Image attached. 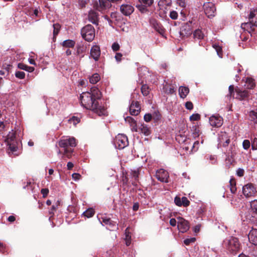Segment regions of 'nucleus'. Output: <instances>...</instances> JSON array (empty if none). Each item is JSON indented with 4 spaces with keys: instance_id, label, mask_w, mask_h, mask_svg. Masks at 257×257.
I'll return each instance as SVG.
<instances>
[{
    "instance_id": "25",
    "label": "nucleus",
    "mask_w": 257,
    "mask_h": 257,
    "mask_svg": "<svg viewBox=\"0 0 257 257\" xmlns=\"http://www.w3.org/2000/svg\"><path fill=\"white\" fill-rule=\"evenodd\" d=\"M250 23L253 26L257 27V10L250 12L249 17Z\"/></svg>"
},
{
    "instance_id": "14",
    "label": "nucleus",
    "mask_w": 257,
    "mask_h": 257,
    "mask_svg": "<svg viewBox=\"0 0 257 257\" xmlns=\"http://www.w3.org/2000/svg\"><path fill=\"white\" fill-rule=\"evenodd\" d=\"M120 10L122 14L125 16H129L134 11V7L129 4H123L120 7Z\"/></svg>"
},
{
    "instance_id": "36",
    "label": "nucleus",
    "mask_w": 257,
    "mask_h": 257,
    "mask_svg": "<svg viewBox=\"0 0 257 257\" xmlns=\"http://www.w3.org/2000/svg\"><path fill=\"white\" fill-rule=\"evenodd\" d=\"M194 37L198 39H202L204 37V35L202 31L200 30H197L194 32Z\"/></svg>"
},
{
    "instance_id": "30",
    "label": "nucleus",
    "mask_w": 257,
    "mask_h": 257,
    "mask_svg": "<svg viewBox=\"0 0 257 257\" xmlns=\"http://www.w3.org/2000/svg\"><path fill=\"white\" fill-rule=\"evenodd\" d=\"M62 46L66 48H73L75 45V42L72 40H67L63 42Z\"/></svg>"
},
{
    "instance_id": "55",
    "label": "nucleus",
    "mask_w": 257,
    "mask_h": 257,
    "mask_svg": "<svg viewBox=\"0 0 257 257\" xmlns=\"http://www.w3.org/2000/svg\"><path fill=\"white\" fill-rule=\"evenodd\" d=\"M41 192L43 194V197L45 198L49 193V189L47 188H43L41 189Z\"/></svg>"
},
{
    "instance_id": "50",
    "label": "nucleus",
    "mask_w": 257,
    "mask_h": 257,
    "mask_svg": "<svg viewBox=\"0 0 257 257\" xmlns=\"http://www.w3.org/2000/svg\"><path fill=\"white\" fill-rule=\"evenodd\" d=\"M185 107L188 110H192L193 108V104L191 101H187L185 103Z\"/></svg>"
},
{
    "instance_id": "28",
    "label": "nucleus",
    "mask_w": 257,
    "mask_h": 257,
    "mask_svg": "<svg viewBox=\"0 0 257 257\" xmlns=\"http://www.w3.org/2000/svg\"><path fill=\"white\" fill-rule=\"evenodd\" d=\"M229 187L231 193L234 194L236 191V181L234 178H231L229 180Z\"/></svg>"
},
{
    "instance_id": "52",
    "label": "nucleus",
    "mask_w": 257,
    "mask_h": 257,
    "mask_svg": "<svg viewBox=\"0 0 257 257\" xmlns=\"http://www.w3.org/2000/svg\"><path fill=\"white\" fill-rule=\"evenodd\" d=\"M181 201L182 202V205L185 206H187L189 205V201L187 199V198L185 197H183L181 199Z\"/></svg>"
},
{
    "instance_id": "63",
    "label": "nucleus",
    "mask_w": 257,
    "mask_h": 257,
    "mask_svg": "<svg viewBox=\"0 0 257 257\" xmlns=\"http://www.w3.org/2000/svg\"><path fill=\"white\" fill-rule=\"evenodd\" d=\"M250 115L252 117V118L253 119H256V120L255 121V122L257 123V113L252 111H251L250 113Z\"/></svg>"
},
{
    "instance_id": "33",
    "label": "nucleus",
    "mask_w": 257,
    "mask_h": 257,
    "mask_svg": "<svg viewBox=\"0 0 257 257\" xmlns=\"http://www.w3.org/2000/svg\"><path fill=\"white\" fill-rule=\"evenodd\" d=\"M163 91L167 94H172L174 92L173 87L170 86L167 84L163 86Z\"/></svg>"
},
{
    "instance_id": "20",
    "label": "nucleus",
    "mask_w": 257,
    "mask_h": 257,
    "mask_svg": "<svg viewBox=\"0 0 257 257\" xmlns=\"http://www.w3.org/2000/svg\"><path fill=\"white\" fill-rule=\"evenodd\" d=\"M219 141L220 144L222 145L223 147L227 146L230 142V140L225 133H222L219 136Z\"/></svg>"
},
{
    "instance_id": "15",
    "label": "nucleus",
    "mask_w": 257,
    "mask_h": 257,
    "mask_svg": "<svg viewBox=\"0 0 257 257\" xmlns=\"http://www.w3.org/2000/svg\"><path fill=\"white\" fill-rule=\"evenodd\" d=\"M235 92L236 94L235 98L240 100H244L249 96L248 91L247 90H242L237 88L235 89Z\"/></svg>"
},
{
    "instance_id": "17",
    "label": "nucleus",
    "mask_w": 257,
    "mask_h": 257,
    "mask_svg": "<svg viewBox=\"0 0 257 257\" xmlns=\"http://www.w3.org/2000/svg\"><path fill=\"white\" fill-rule=\"evenodd\" d=\"M249 241L254 245H257V229H252L248 235Z\"/></svg>"
},
{
    "instance_id": "6",
    "label": "nucleus",
    "mask_w": 257,
    "mask_h": 257,
    "mask_svg": "<svg viewBox=\"0 0 257 257\" xmlns=\"http://www.w3.org/2000/svg\"><path fill=\"white\" fill-rule=\"evenodd\" d=\"M114 144L116 148L123 149L128 145L127 138L125 135L118 134L115 137Z\"/></svg>"
},
{
    "instance_id": "8",
    "label": "nucleus",
    "mask_w": 257,
    "mask_h": 257,
    "mask_svg": "<svg viewBox=\"0 0 257 257\" xmlns=\"http://www.w3.org/2000/svg\"><path fill=\"white\" fill-rule=\"evenodd\" d=\"M203 9L205 14L208 18H212L215 16L216 8L212 3L207 2L204 3Z\"/></svg>"
},
{
    "instance_id": "46",
    "label": "nucleus",
    "mask_w": 257,
    "mask_h": 257,
    "mask_svg": "<svg viewBox=\"0 0 257 257\" xmlns=\"http://www.w3.org/2000/svg\"><path fill=\"white\" fill-rule=\"evenodd\" d=\"M195 241V238L192 237L190 238H187L184 240V243L186 245H189L191 243L194 242Z\"/></svg>"
},
{
    "instance_id": "16",
    "label": "nucleus",
    "mask_w": 257,
    "mask_h": 257,
    "mask_svg": "<svg viewBox=\"0 0 257 257\" xmlns=\"http://www.w3.org/2000/svg\"><path fill=\"white\" fill-rule=\"evenodd\" d=\"M109 6V4L106 0H99L98 3H97L95 6V9L96 10L103 13Z\"/></svg>"
},
{
    "instance_id": "54",
    "label": "nucleus",
    "mask_w": 257,
    "mask_h": 257,
    "mask_svg": "<svg viewBox=\"0 0 257 257\" xmlns=\"http://www.w3.org/2000/svg\"><path fill=\"white\" fill-rule=\"evenodd\" d=\"M229 94L227 95V97H231L232 94L234 92V86L233 85H230L228 88Z\"/></svg>"
},
{
    "instance_id": "49",
    "label": "nucleus",
    "mask_w": 257,
    "mask_h": 257,
    "mask_svg": "<svg viewBox=\"0 0 257 257\" xmlns=\"http://www.w3.org/2000/svg\"><path fill=\"white\" fill-rule=\"evenodd\" d=\"M111 48H112V49L113 50V51H117L119 50L120 46H119V45L118 44V43H117V42H114L112 44V45L111 46Z\"/></svg>"
},
{
    "instance_id": "32",
    "label": "nucleus",
    "mask_w": 257,
    "mask_h": 257,
    "mask_svg": "<svg viewBox=\"0 0 257 257\" xmlns=\"http://www.w3.org/2000/svg\"><path fill=\"white\" fill-rule=\"evenodd\" d=\"M100 79V76L98 74L95 73L93 74L89 78V81L91 84H95L99 81Z\"/></svg>"
},
{
    "instance_id": "53",
    "label": "nucleus",
    "mask_w": 257,
    "mask_h": 257,
    "mask_svg": "<svg viewBox=\"0 0 257 257\" xmlns=\"http://www.w3.org/2000/svg\"><path fill=\"white\" fill-rule=\"evenodd\" d=\"M174 202L178 206H181L182 205V202L180 197H176L174 199Z\"/></svg>"
},
{
    "instance_id": "29",
    "label": "nucleus",
    "mask_w": 257,
    "mask_h": 257,
    "mask_svg": "<svg viewBox=\"0 0 257 257\" xmlns=\"http://www.w3.org/2000/svg\"><path fill=\"white\" fill-rule=\"evenodd\" d=\"M255 86L254 80L251 78H247L245 81V86L247 89H252Z\"/></svg>"
},
{
    "instance_id": "4",
    "label": "nucleus",
    "mask_w": 257,
    "mask_h": 257,
    "mask_svg": "<svg viewBox=\"0 0 257 257\" xmlns=\"http://www.w3.org/2000/svg\"><path fill=\"white\" fill-rule=\"evenodd\" d=\"M81 35L86 41H92L95 37V30L91 25H87L81 30Z\"/></svg>"
},
{
    "instance_id": "9",
    "label": "nucleus",
    "mask_w": 257,
    "mask_h": 257,
    "mask_svg": "<svg viewBox=\"0 0 257 257\" xmlns=\"http://www.w3.org/2000/svg\"><path fill=\"white\" fill-rule=\"evenodd\" d=\"M178 229L182 233L186 232L189 229V223L182 217H177Z\"/></svg>"
},
{
    "instance_id": "59",
    "label": "nucleus",
    "mask_w": 257,
    "mask_h": 257,
    "mask_svg": "<svg viewBox=\"0 0 257 257\" xmlns=\"http://www.w3.org/2000/svg\"><path fill=\"white\" fill-rule=\"evenodd\" d=\"M144 120L147 121V122H149L150 121L151 119H152V115L151 114L148 113V114H146L145 115H144Z\"/></svg>"
},
{
    "instance_id": "21",
    "label": "nucleus",
    "mask_w": 257,
    "mask_h": 257,
    "mask_svg": "<svg viewBox=\"0 0 257 257\" xmlns=\"http://www.w3.org/2000/svg\"><path fill=\"white\" fill-rule=\"evenodd\" d=\"M88 20L93 24H97L98 21V16L97 13L91 10L88 14Z\"/></svg>"
},
{
    "instance_id": "61",
    "label": "nucleus",
    "mask_w": 257,
    "mask_h": 257,
    "mask_svg": "<svg viewBox=\"0 0 257 257\" xmlns=\"http://www.w3.org/2000/svg\"><path fill=\"white\" fill-rule=\"evenodd\" d=\"M122 55L120 53H117L115 56V58L117 62H120L121 60Z\"/></svg>"
},
{
    "instance_id": "27",
    "label": "nucleus",
    "mask_w": 257,
    "mask_h": 257,
    "mask_svg": "<svg viewBox=\"0 0 257 257\" xmlns=\"http://www.w3.org/2000/svg\"><path fill=\"white\" fill-rule=\"evenodd\" d=\"M99 221L103 225H112L114 227H115V223L112 221L109 218H107L106 217H102L101 219H99Z\"/></svg>"
},
{
    "instance_id": "37",
    "label": "nucleus",
    "mask_w": 257,
    "mask_h": 257,
    "mask_svg": "<svg viewBox=\"0 0 257 257\" xmlns=\"http://www.w3.org/2000/svg\"><path fill=\"white\" fill-rule=\"evenodd\" d=\"M60 26L58 24H55L53 25V39H55L56 36L59 33L60 30Z\"/></svg>"
},
{
    "instance_id": "24",
    "label": "nucleus",
    "mask_w": 257,
    "mask_h": 257,
    "mask_svg": "<svg viewBox=\"0 0 257 257\" xmlns=\"http://www.w3.org/2000/svg\"><path fill=\"white\" fill-rule=\"evenodd\" d=\"M89 92L91 97L95 100L100 99L101 97V93L97 88H92Z\"/></svg>"
},
{
    "instance_id": "26",
    "label": "nucleus",
    "mask_w": 257,
    "mask_h": 257,
    "mask_svg": "<svg viewBox=\"0 0 257 257\" xmlns=\"http://www.w3.org/2000/svg\"><path fill=\"white\" fill-rule=\"evenodd\" d=\"M189 92V89L187 87L180 86L179 88V94L180 97L185 98Z\"/></svg>"
},
{
    "instance_id": "1",
    "label": "nucleus",
    "mask_w": 257,
    "mask_h": 257,
    "mask_svg": "<svg viewBox=\"0 0 257 257\" xmlns=\"http://www.w3.org/2000/svg\"><path fill=\"white\" fill-rule=\"evenodd\" d=\"M81 105L87 109L92 110L98 115L106 116L107 111L106 108L100 105L97 101L91 97L89 92H83L80 96Z\"/></svg>"
},
{
    "instance_id": "45",
    "label": "nucleus",
    "mask_w": 257,
    "mask_h": 257,
    "mask_svg": "<svg viewBox=\"0 0 257 257\" xmlns=\"http://www.w3.org/2000/svg\"><path fill=\"white\" fill-rule=\"evenodd\" d=\"M200 118V116L199 114L196 113V114H193L192 115L190 116V120H198Z\"/></svg>"
},
{
    "instance_id": "10",
    "label": "nucleus",
    "mask_w": 257,
    "mask_h": 257,
    "mask_svg": "<svg viewBox=\"0 0 257 257\" xmlns=\"http://www.w3.org/2000/svg\"><path fill=\"white\" fill-rule=\"evenodd\" d=\"M209 122L211 126L219 127L223 124V118L218 115H213L209 118Z\"/></svg>"
},
{
    "instance_id": "58",
    "label": "nucleus",
    "mask_w": 257,
    "mask_h": 257,
    "mask_svg": "<svg viewBox=\"0 0 257 257\" xmlns=\"http://www.w3.org/2000/svg\"><path fill=\"white\" fill-rule=\"evenodd\" d=\"M193 136L194 138L199 136V130L196 127H194V132L193 133Z\"/></svg>"
},
{
    "instance_id": "62",
    "label": "nucleus",
    "mask_w": 257,
    "mask_h": 257,
    "mask_svg": "<svg viewBox=\"0 0 257 257\" xmlns=\"http://www.w3.org/2000/svg\"><path fill=\"white\" fill-rule=\"evenodd\" d=\"M72 177L74 180H78L80 178L81 176L78 173H73L72 175Z\"/></svg>"
},
{
    "instance_id": "35",
    "label": "nucleus",
    "mask_w": 257,
    "mask_h": 257,
    "mask_svg": "<svg viewBox=\"0 0 257 257\" xmlns=\"http://www.w3.org/2000/svg\"><path fill=\"white\" fill-rule=\"evenodd\" d=\"M95 211L92 208H89L83 212V214L87 218L91 217L94 215Z\"/></svg>"
},
{
    "instance_id": "23",
    "label": "nucleus",
    "mask_w": 257,
    "mask_h": 257,
    "mask_svg": "<svg viewBox=\"0 0 257 257\" xmlns=\"http://www.w3.org/2000/svg\"><path fill=\"white\" fill-rule=\"evenodd\" d=\"M125 121L130 124L133 131L137 132L138 125L136 120L133 118L131 116H127L125 118Z\"/></svg>"
},
{
    "instance_id": "44",
    "label": "nucleus",
    "mask_w": 257,
    "mask_h": 257,
    "mask_svg": "<svg viewBox=\"0 0 257 257\" xmlns=\"http://www.w3.org/2000/svg\"><path fill=\"white\" fill-rule=\"evenodd\" d=\"M3 69L7 72V76H8L10 73V71L11 69L12 66L10 64H5L3 65Z\"/></svg>"
},
{
    "instance_id": "22",
    "label": "nucleus",
    "mask_w": 257,
    "mask_h": 257,
    "mask_svg": "<svg viewBox=\"0 0 257 257\" xmlns=\"http://www.w3.org/2000/svg\"><path fill=\"white\" fill-rule=\"evenodd\" d=\"M152 25L158 33L163 36L165 33V29L160 23L156 21H153L152 22Z\"/></svg>"
},
{
    "instance_id": "13",
    "label": "nucleus",
    "mask_w": 257,
    "mask_h": 257,
    "mask_svg": "<svg viewBox=\"0 0 257 257\" xmlns=\"http://www.w3.org/2000/svg\"><path fill=\"white\" fill-rule=\"evenodd\" d=\"M90 57L93 58L95 61L99 60L100 56V48L97 45L93 46L90 50Z\"/></svg>"
},
{
    "instance_id": "41",
    "label": "nucleus",
    "mask_w": 257,
    "mask_h": 257,
    "mask_svg": "<svg viewBox=\"0 0 257 257\" xmlns=\"http://www.w3.org/2000/svg\"><path fill=\"white\" fill-rule=\"evenodd\" d=\"M205 157L206 159L210 160V163L212 164H215L217 161L216 157L215 156L206 155Z\"/></svg>"
},
{
    "instance_id": "5",
    "label": "nucleus",
    "mask_w": 257,
    "mask_h": 257,
    "mask_svg": "<svg viewBox=\"0 0 257 257\" xmlns=\"http://www.w3.org/2000/svg\"><path fill=\"white\" fill-rule=\"evenodd\" d=\"M5 142L12 152H16L18 148V142L16 139L15 132L12 131L7 135Z\"/></svg>"
},
{
    "instance_id": "12",
    "label": "nucleus",
    "mask_w": 257,
    "mask_h": 257,
    "mask_svg": "<svg viewBox=\"0 0 257 257\" xmlns=\"http://www.w3.org/2000/svg\"><path fill=\"white\" fill-rule=\"evenodd\" d=\"M157 179L162 182L167 183L168 182V173L164 169L158 170L156 174Z\"/></svg>"
},
{
    "instance_id": "18",
    "label": "nucleus",
    "mask_w": 257,
    "mask_h": 257,
    "mask_svg": "<svg viewBox=\"0 0 257 257\" xmlns=\"http://www.w3.org/2000/svg\"><path fill=\"white\" fill-rule=\"evenodd\" d=\"M141 107L138 102L132 103L130 107V112L132 115H137L140 111Z\"/></svg>"
},
{
    "instance_id": "7",
    "label": "nucleus",
    "mask_w": 257,
    "mask_h": 257,
    "mask_svg": "<svg viewBox=\"0 0 257 257\" xmlns=\"http://www.w3.org/2000/svg\"><path fill=\"white\" fill-rule=\"evenodd\" d=\"M242 192L246 197H254L256 195L257 191L253 184L248 183L242 188Z\"/></svg>"
},
{
    "instance_id": "38",
    "label": "nucleus",
    "mask_w": 257,
    "mask_h": 257,
    "mask_svg": "<svg viewBox=\"0 0 257 257\" xmlns=\"http://www.w3.org/2000/svg\"><path fill=\"white\" fill-rule=\"evenodd\" d=\"M213 48L216 50V51L217 53V55L219 57L221 58L222 57V48L219 46L218 45L214 44L213 45Z\"/></svg>"
},
{
    "instance_id": "11",
    "label": "nucleus",
    "mask_w": 257,
    "mask_h": 257,
    "mask_svg": "<svg viewBox=\"0 0 257 257\" xmlns=\"http://www.w3.org/2000/svg\"><path fill=\"white\" fill-rule=\"evenodd\" d=\"M251 214L247 216V218L251 221L257 220V200H254L250 203Z\"/></svg>"
},
{
    "instance_id": "47",
    "label": "nucleus",
    "mask_w": 257,
    "mask_h": 257,
    "mask_svg": "<svg viewBox=\"0 0 257 257\" xmlns=\"http://www.w3.org/2000/svg\"><path fill=\"white\" fill-rule=\"evenodd\" d=\"M169 16L172 19L176 20L178 18V13L175 11H172L170 12Z\"/></svg>"
},
{
    "instance_id": "57",
    "label": "nucleus",
    "mask_w": 257,
    "mask_h": 257,
    "mask_svg": "<svg viewBox=\"0 0 257 257\" xmlns=\"http://www.w3.org/2000/svg\"><path fill=\"white\" fill-rule=\"evenodd\" d=\"M244 170L239 168L236 171V175L239 177H242L244 175Z\"/></svg>"
},
{
    "instance_id": "40",
    "label": "nucleus",
    "mask_w": 257,
    "mask_h": 257,
    "mask_svg": "<svg viewBox=\"0 0 257 257\" xmlns=\"http://www.w3.org/2000/svg\"><path fill=\"white\" fill-rule=\"evenodd\" d=\"M70 123H73L74 125H76L80 121L79 118L76 116H73L69 119Z\"/></svg>"
},
{
    "instance_id": "3",
    "label": "nucleus",
    "mask_w": 257,
    "mask_h": 257,
    "mask_svg": "<svg viewBox=\"0 0 257 257\" xmlns=\"http://www.w3.org/2000/svg\"><path fill=\"white\" fill-rule=\"evenodd\" d=\"M222 245L227 251L232 253H236L241 246L238 239L233 236L225 238L223 241Z\"/></svg>"
},
{
    "instance_id": "64",
    "label": "nucleus",
    "mask_w": 257,
    "mask_h": 257,
    "mask_svg": "<svg viewBox=\"0 0 257 257\" xmlns=\"http://www.w3.org/2000/svg\"><path fill=\"white\" fill-rule=\"evenodd\" d=\"M177 223V220L175 218H171L170 220V224L172 226H175Z\"/></svg>"
},
{
    "instance_id": "31",
    "label": "nucleus",
    "mask_w": 257,
    "mask_h": 257,
    "mask_svg": "<svg viewBox=\"0 0 257 257\" xmlns=\"http://www.w3.org/2000/svg\"><path fill=\"white\" fill-rule=\"evenodd\" d=\"M171 0H159L158 2V6L160 8H163L165 7L171 6Z\"/></svg>"
},
{
    "instance_id": "2",
    "label": "nucleus",
    "mask_w": 257,
    "mask_h": 257,
    "mask_svg": "<svg viewBox=\"0 0 257 257\" xmlns=\"http://www.w3.org/2000/svg\"><path fill=\"white\" fill-rule=\"evenodd\" d=\"M59 145L60 147L64 149L63 156L70 158L73 153V150L71 149L76 146V140L74 138H65L59 141Z\"/></svg>"
},
{
    "instance_id": "51",
    "label": "nucleus",
    "mask_w": 257,
    "mask_h": 257,
    "mask_svg": "<svg viewBox=\"0 0 257 257\" xmlns=\"http://www.w3.org/2000/svg\"><path fill=\"white\" fill-rule=\"evenodd\" d=\"M251 148L253 150H257V138H254L251 143Z\"/></svg>"
},
{
    "instance_id": "56",
    "label": "nucleus",
    "mask_w": 257,
    "mask_h": 257,
    "mask_svg": "<svg viewBox=\"0 0 257 257\" xmlns=\"http://www.w3.org/2000/svg\"><path fill=\"white\" fill-rule=\"evenodd\" d=\"M198 146H199V141H195L194 143V144L192 146V151H194V152L197 151L198 149Z\"/></svg>"
},
{
    "instance_id": "34",
    "label": "nucleus",
    "mask_w": 257,
    "mask_h": 257,
    "mask_svg": "<svg viewBox=\"0 0 257 257\" xmlns=\"http://www.w3.org/2000/svg\"><path fill=\"white\" fill-rule=\"evenodd\" d=\"M125 244L127 246H128L131 244V236L130 234V232L128 231V228H126L125 230Z\"/></svg>"
},
{
    "instance_id": "60",
    "label": "nucleus",
    "mask_w": 257,
    "mask_h": 257,
    "mask_svg": "<svg viewBox=\"0 0 257 257\" xmlns=\"http://www.w3.org/2000/svg\"><path fill=\"white\" fill-rule=\"evenodd\" d=\"M27 66V65H26V64H25L24 63H20L18 64V67L19 69H22V70H24L25 71L26 70Z\"/></svg>"
},
{
    "instance_id": "48",
    "label": "nucleus",
    "mask_w": 257,
    "mask_h": 257,
    "mask_svg": "<svg viewBox=\"0 0 257 257\" xmlns=\"http://www.w3.org/2000/svg\"><path fill=\"white\" fill-rule=\"evenodd\" d=\"M141 3H143L146 6H151L153 3L154 1L153 0H139Z\"/></svg>"
},
{
    "instance_id": "42",
    "label": "nucleus",
    "mask_w": 257,
    "mask_h": 257,
    "mask_svg": "<svg viewBox=\"0 0 257 257\" xmlns=\"http://www.w3.org/2000/svg\"><path fill=\"white\" fill-rule=\"evenodd\" d=\"M242 147L244 150H248L250 147V143L249 140H245L243 141Z\"/></svg>"
},
{
    "instance_id": "43",
    "label": "nucleus",
    "mask_w": 257,
    "mask_h": 257,
    "mask_svg": "<svg viewBox=\"0 0 257 257\" xmlns=\"http://www.w3.org/2000/svg\"><path fill=\"white\" fill-rule=\"evenodd\" d=\"M15 76L17 78L22 79L25 78V73L23 71H17Z\"/></svg>"
},
{
    "instance_id": "39",
    "label": "nucleus",
    "mask_w": 257,
    "mask_h": 257,
    "mask_svg": "<svg viewBox=\"0 0 257 257\" xmlns=\"http://www.w3.org/2000/svg\"><path fill=\"white\" fill-rule=\"evenodd\" d=\"M142 94L144 96H147L149 93V88L147 85H143L141 88Z\"/></svg>"
},
{
    "instance_id": "19",
    "label": "nucleus",
    "mask_w": 257,
    "mask_h": 257,
    "mask_svg": "<svg viewBox=\"0 0 257 257\" xmlns=\"http://www.w3.org/2000/svg\"><path fill=\"white\" fill-rule=\"evenodd\" d=\"M137 132H140L145 136H149L151 134V130L147 125L140 124L138 125V131Z\"/></svg>"
}]
</instances>
